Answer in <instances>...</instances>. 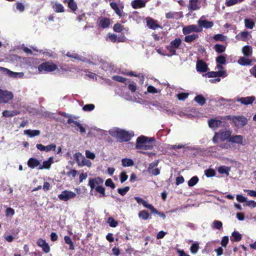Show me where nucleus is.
Masks as SVG:
<instances>
[{"mask_svg": "<svg viewBox=\"0 0 256 256\" xmlns=\"http://www.w3.org/2000/svg\"><path fill=\"white\" fill-rule=\"evenodd\" d=\"M188 93H180L177 94V98L179 100H184L188 98Z\"/></svg>", "mask_w": 256, "mask_h": 256, "instance_id": "63", "label": "nucleus"}, {"mask_svg": "<svg viewBox=\"0 0 256 256\" xmlns=\"http://www.w3.org/2000/svg\"><path fill=\"white\" fill-rule=\"evenodd\" d=\"M215 171L212 169H208L205 170V174L207 177L213 176L215 175Z\"/></svg>", "mask_w": 256, "mask_h": 256, "instance_id": "60", "label": "nucleus"}, {"mask_svg": "<svg viewBox=\"0 0 256 256\" xmlns=\"http://www.w3.org/2000/svg\"><path fill=\"white\" fill-rule=\"evenodd\" d=\"M214 38L216 40L224 42L226 40V36L221 34H217L214 36Z\"/></svg>", "mask_w": 256, "mask_h": 256, "instance_id": "52", "label": "nucleus"}, {"mask_svg": "<svg viewBox=\"0 0 256 256\" xmlns=\"http://www.w3.org/2000/svg\"><path fill=\"white\" fill-rule=\"evenodd\" d=\"M56 145L54 144H51L49 145L46 146V152H48L50 150L54 151L56 149Z\"/></svg>", "mask_w": 256, "mask_h": 256, "instance_id": "56", "label": "nucleus"}, {"mask_svg": "<svg viewBox=\"0 0 256 256\" xmlns=\"http://www.w3.org/2000/svg\"><path fill=\"white\" fill-rule=\"evenodd\" d=\"M134 199L136 202L139 204H142L144 207L149 209L151 212H156V210L150 204L144 200L140 197L135 196Z\"/></svg>", "mask_w": 256, "mask_h": 256, "instance_id": "15", "label": "nucleus"}, {"mask_svg": "<svg viewBox=\"0 0 256 256\" xmlns=\"http://www.w3.org/2000/svg\"><path fill=\"white\" fill-rule=\"evenodd\" d=\"M0 72L4 75L8 76L9 77L12 78H22L24 75V74L22 72H14L6 68L0 66Z\"/></svg>", "mask_w": 256, "mask_h": 256, "instance_id": "8", "label": "nucleus"}, {"mask_svg": "<svg viewBox=\"0 0 256 256\" xmlns=\"http://www.w3.org/2000/svg\"><path fill=\"white\" fill-rule=\"evenodd\" d=\"M52 8L56 12H64V6L59 3L55 2Z\"/></svg>", "mask_w": 256, "mask_h": 256, "instance_id": "36", "label": "nucleus"}, {"mask_svg": "<svg viewBox=\"0 0 256 256\" xmlns=\"http://www.w3.org/2000/svg\"><path fill=\"white\" fill-rule=\"evenodd\" d=\"M158 164V162H154L149 165L148 168V172L149 173L154 176H157L160 174V170L156 168Z\"/></svg>", "mask_w": 256, "mask_h": 256, "instance_id": "20", "label": "nucleus"}, {"mask_svg": "<svg viewBox=\"0 0 256 256\" xmlns=\"http://www.w3.org/2000/svg\"><path fill=\"white\" fill-rule=\"evenodd\" d=\"M204 16H202L198 21V27H200L201 28H212L214 26L213 22L205 20L204 19Z\"/></svg>", "mask_w": 256, "mask_h": 256, "instance_id": "14", "label": "nucleus"}, {"mask_svg": "<svg viewBox=\"0 0 256 256\" xmlns=\"http://www.w3.org/2000/svg\"><path fill=\"white\" fill-rule=\"evenodd\" d=\"M216 62L219 64H224L226 62V56L220 55L216 58Z\"/></svg>", "mask_w": 256, "mask_h": 256, "instance_id": "43", "label": "nucleus"}, {"mask_svg": "<svg viewBox=\"0 0 256 256\" xmlns=\"http://www.w3.org/2000/svg\"><path fill=\"white\" fill-rule=\"evenodd\" d=\"M242 52L244 56L249 57L252 55V48L250 46H245L242 48Z\"/></svg>", "mask_w": 256, "mask_h": 256, "instance_id": "31", "label": "nucleus"}, {"mask_svg": "<svg viewBox=\"0 0 256 256\" xmlns=\"http://www.w3.org/2000/svg\"><path fill=\"white\" fill-rule=\"evenodd\" d=\"M198 34H192L185 36L184 40L187 42H190L198 38Z\"/></svg>", "mask_w": 256, "mask_h": 256, "instance_id": "41", "label": "nucleus"}, {"mask_svg": "<svg viewBox=\"0 0 256 256\" xmlns=\"http://www.w3.org/2000/svg\"><path fill=\"white\" fill-rule=\"evenodd\" d=\"M76 194L73 192L65 190L58 194V198L62 201L66 202L75 198Z\"/></svg>", "mask_w": 256, "mask_h": 256, "instance_id": "10", "label": "nucleus"}, {"mask_svg": "<svg viewBox=\"0 0 256 256\" xmlns=\"http://www.w3.org/2000/svg\"><path fill=\"white\" fill-rule=\"evenodd\" d=\"M154 143V140L152 138L140 136L136 138V148L138 150H151Z\"/></svg>", "mask_w": 256, "mask_h": 256, "instance_id": "2", "label": "nucleus"}, {"mask_svg": "<svg viewBox=\"0 0 256 256\" xmlns=\"http://www.w3.org/2000/svg\"><path fill=\"white\" fill-rule=\"evenodd\" d=\"M255 100V96H252L242 98L237 97L236 98V101L244 105H248L252 104Z\"/></svg>", "mask_w": 256, "mask_h": 256, "instance_id": "13", "label": "nucleus"}, {"mask_svg": "<svg viewBox=\"0 0 256 256\" xmlns=\"http://www.w3.org/2000/svg\"><path fill=\"white\" fill-rule=\"evenodd\" d=\"M19 114L20 112L18 111L6 110L2 112V116L4 117H12Z\"/></svg>", "mask_w": 256, "mask_h": 256, "instance_id": "34", "label": "nucleus"}, {"mask_svg": "<svg viewBox=\"0 0 256 256\" xmlns=\"http://www.w3.org/2000/svg\"><path fill=\"white\" fill-rule=\"evenodd\" d=\"M181 43L182 40L180 38H176L174 40H172L170 44L166 46V49L170 52V54H167L166 56H170L176 55V50L179 48Z\"/></svg>", "mask_w": 256, "mask_h": 256, "instance_id": "5", "label": "nucleus"}, {"mask_svg": "<svg viewBox=\"0 0 256 256\" xmlns=\"http://www.w3.org/2000/svg\"><path fill=\"white\" fill-rule=\"evenodd\" d=\"M86 156L87 158L91 160H94L96 158L95 154L88 150H86Z\"/></svg>", "mask_w": 256, "mask_h": 256, "instance_id": "62", "label": "nucleus"}, {"mask_svg": "<svg viewBox=\"0 0 256 256\" xmlns=\"http://www.w3.org/2000/svg\"><path fill=\"white\" fill-rule=\"evenodd\" d=\"M209 126L212 128H216L222 124V121L216 118H212L208 121Z\"/></svg>", "mask_w": 256, "mask_h": 256, "instance_id": "27", "label": "nucleus"}, {"mask_svg": "<svg viewBox=\"0 0 256 256\" xmlns=\"http://www.w3.org/2000/svg\"><path fill=\"white\" fill-rule=\"evenodd\" d=\"M120 181L121 183L124 182L126 180H127L128 178V175L126 174V172H123L120 173Z\"/></svg>", "mask_w": 256, "mask_h": 256, "instance_id": "57", "label": "nucleus"}, {"mask_svg": "<svg viewBox=\"0 0 256 256\" xmlns=\"http://www.w3.org/2000/svg\"><path fill=\"white\" fill-rule=\"evenodd\" d=\"M199 249L198 244L195 242L192 244L190 246V250L192 254H196L197 253Z\"/></svg>", "mask_w": 256, "mask_h": 256, "instance_id": "44", "label": "nucleus"}, {"mask_svg": "<svg viewBox=\"0 0 256 256\" xmlns=\"http://www.w3.org/2000/svg\"><path fill=\"white\" fill-rule=\"evenodd\" d=\"M13 98L14 94L12 92L0 88V104L8 103Z\"/></svg>", "mask_w": 256, "mask_h": 256, "instance_id": "7", "label": "nucleus"}, {"mask_svg": "<svg viewBox=\"0 0 256 256\" xmlns=\"http://www.w3.org/2000/svg\"><path fill=\"white\" fill-rule=\"evenodd\" d=\"M110 24V20L108 18L101 16L97 20L98 25L103 28H106L109 26Z\"/></svg>", "mask_w": 256, "mask_h": 256, "instance_id": "17", "label": "nucleus"}, {"mask_svg": "<svg viewBox=\"0 0 256 256\" xmlns=\"http://www.w3.org/2000/svg\"><path fill=\"white\" fill-rule=\"evenodd\" d=\"M252 60L248 58V56H242L238 60V63L242 66H250L252 64Z\"/></svg>", "mask_w": 256, "mask_h": 256, "instance_id": "28", "label": "nucleus"}, {"mask_svg": "<svg viewBox=\"0 0 256 256\" xmlns=\"http://www.w3.org/2000/svg\"><path fill=\"white\" fill-rule=\"evenodd\" d=\"M147 92L148 93L154 94L160 92V90L156 88L151 85H150L147 88Z\"/></svg>", "mask_w": 256, "mask_h": 256, "instance_id": "45", "label": "nucleus"}, {"mask_svg": "<svg viewBox=\"0 0 256 256\" xmlns=\"http://www.w3.org/2000/svg\"><path fill=\"white\" fill-rule=\"evenodd\" d=\"M64 240L66 244L70 245V250H74V246L73 245V243L71 240V238L68 236H65L64 237Z\"/></svg>", "mask_w": 256, "mask_h": 256, "instance_id": "50", "label": "nucleus"}, {"mask_svg": "<svg viewBox=\"0 0 256 256\" xmlns=\"http://www.w3.org/2000/svg\"><path fill=\"white\" fill-rule=\"evenodd\" d=\"M94 104H87L82 107V110L85 112H91L94 110Z\"/></svg>", "mask_w": 256, "mask_h": 256, "instance_id": "47", "label": "nucleus"}, {"mask_svg": "<svg viewBox=\"0 0 256 256\" xmlns=\"http://www.w3.org/2000/svg\"><path fill=\"white\" fill-rule=\"evenodd\" d=\"M199 179L197 176H194L192 177L188 182V186L190 187H192L195 186L198 182Z\"/></svg>", "mask_w": 256, "mask_h": 256, "instance_id": "40", "label": "nucleus"}, {"mask_svg": "<svg viewBox=\"0 0 256 256\" xmlns=\"http://www.w3.org/2000/svg\"><path fill=\"white\" fill-rule=\"evenodd\" d=\"M146 25L149 28L152 30H156L157 28H160V26L157 24L156 20H154L150 18H146Z\"/></svg>", "mask_w": 256, "mask_h": 256, "instance_id": "23", "label": "nucleus"}, {"mask_svg": "<svg viewBox=\"0 0 256 256\" xmlns=\"http://www.w3.org/2000/svg\"><path fill=\"white\" fill-rule=\"evenodd\" d=\"M66 56L69 58H72L76 60H78L84 62H86L89 64H92L93 65H100L104 62L102 59L98 60H98H96V58H94L93 59L94 61H90V60H88L86 58L84 57L80 56L78 54L73 52L71 53L68 52L66 54Z\"/></svg>", "mask_w": 256, "mask_h": 256, "instance_id": "6", "label": "nucleus"}, {"mask_svg": "<svg viewBox=\"0 0 256 256\" xmlns=\"http://www.w3.org/2000/svg\"><path fill=\"white\" fill-rule=\"evenodd\" d=\"M131 6L134 9L144 8L146 6V2L143 0H134L131 2Z\"/></svg>", "mask_w": 256, "mask_h": 256, "instance_id": "26", "label": "nucleus"}, {"mask_svg": "<svg viewBox=\"0 0 256 256\" xmlns=\"http://www.w3.org/2000/svg\"><path fill=\"white\" fill-rule=\"evenodd\" d=\"M202 30V28L198 27V26L194 24L184 27L182 28V32L185 35L188 34L192 32H198Z\"/></svg>", "mask_w": 256, "mask_h": 256, "instance_id": "12", "label": "nucleus"}, {"mask_svg": "<svg viewBox=\"0 0 256 256\" xmlns=\"http://www.w3.org/2000/svg\"><path fill=\"white\" fill-rule=\"evenodd\" d=\"M40 164V161L35 158H30L28 162V165L31 168H34L36 167L38 168Z\"/></svg>", "mask_w": 256, "mask_h": 256, "instance_id": "29", "label": "nucleus"}, {"mask_svg": "<svg viewBox=\"0 0 256 256\" xmlns=\"http://www.w3.org/2000/svg\"><path fill=\"white\" fill-rule=\"evenodd\" d=\"M228 142L238 144H244V137L242 135H234L232 136H231L230 138L228 139Z\"/></svg>", "mask_w": 256, "mask_h": 256, "instance_id": "16", "label": "nucleus"}, {"mask_svg": "<svg viewBox=\"0 0 256 256\" xmlns=\"http://www.w3.org/2000/svg\"><path fill=\"white\" fill-rule=\"evenodd\" d=\"M58 68L56 64L52 62H45L41 64L38 66V70L40 72H50L55 70Z\"/></svg>", "mask_w": 256, "mask_h": 256, "instance_id": "9", "label": "nucleus"}, {"mask_svg": "<svg viewBox=\"0 0 256 256\" xmlns=\"http://www.w3.org/2000/svg\"><path fill=\"white\" fill-rule=\"evenodd\" d=\"M108 40L112 42H120L124 41L125 38L124 36L122 37H118L116 34H109L108 35Z\"/></svg>", "mask_w": 256, "mask_h": 256, "instance_id": "24", "label": "nucleus"}, {"mask_svg": "<svg viewBox=\"0 0 256 256\" xmlns=\"http://www.w3.org/2000/svg\"><path fill=\"white\" fill-rule=\"evenodd\" d=\"M138 216L144 220H146L148 218L149 214L146 210H142L138 213Z\"/></svg>", "mask_w": 256, "mask_h": 256, "instance_id": "42", "label": "nucleus"}, {"mask_svg": "<svg viewBox=\"0 0 256 256\" xmlns=\"http://www.w3.org/2000/svg\"><path fill=\"white\" fill-rule=\"evenodd\" d=\"M16 10L20 12H22L24 10V6L21 2H16Z\"/></svg>", "mask_w": 256, "mask_h": 256, "instance_id": "58", "label": "nucleus"}, {"mask_svg": "<svg viewBox=\"0 0 256 256\" xmlns=\"http://www.w3.org/2000/svg\"><path fill=\"white\" fill-rule=\"evenodd\" d=\"M84 158V156L80 152H76L74 155V160L76 161L78 166H80L82 164Z\"/></svg>", "mask_w": 256, "mask_h": 256, "instance_id": "33", "label": "nucleus"}, {"mask_svg": "<svg viewBox=\"0 0 256 256\" xmlns=\"http://www.w3.org/2000/svg\"><path fill=\"white\" fill-rule=\"evenodd\" d=\"M194 100L203 106L206 103V98L202 95H198L194 98Z\"/></svg>", "mask_w": 256, "mask_h": 256, "instance_id": "39", "label": "nucleus"}, {"mask_svg": "<svg viewBox=\"0 0 256 256\" xmlns=\"http://www.w3.org/2000/svg\"><path fill=\"white\" fill-rule=\"evenodd\" d=\"M228 119L232 122L235 126L238 128L243 127L248 122L247 118L242 116H228Z\"/></svg>", "mask_w": 256, "mask_h": 256, "instance_id": "4", "label": "nucleus"}, {"mask_svg": "<svg viewBox=\"0 0 256 256\" xmlns=\"http://www.w3.org/2000/svg\"><path fill=\"white\" fill-rule=\"evenodd\" d=\"M196 68L197 71L200 72H206L208 70L207 64L202 60L197 61Z\"/></svg>", "mask_w": 256, "mask_h": 256, "instance_id": "22", "label": "nucleus"}, {"mask_svg": "<svg viewBox=\"0 0 256 256\" xmlns=\"http://www.w3.org/2000/svg\"><path fill=\"white\" fill-rule=\"evenodd\" d=\"M109 134L120 142L129 141L134 136L132 131L128 132L118 128L110 129Z\"/></svg>", "mask_w": 256, "mask_h": 256, "instance_id": "1", "label": "nucleus"}, {"mask_svg": "<svg viewBox=\"0 0 256 256\" xmlns=\"http://www.w3.org/2000/svg\"><path fill=\"white\" fill-rule=\"evenodd\" d=\"M222 226V223L219 220H214L212 222V226L216 229L220 230Z\"/></svg>", "mask_w": 256, "mask_h": 256, "instance_id": "48", "label": "nucleus"}, {"mask_svg": "<svg viewBox=\"0 0 256 256\" xmlns=\"http://www.w3.org/2000/svg\"><path fill=\"white\" fill-rule=\"evenodd\" d=\"M96 191L100 194V196H105V188L103 186H100V187L97 188L95 189Z\"/></svg>", "mask_w": 256, "mask_h": 256, "instance_id": "54", "label": "nucleus"}, {"mask_svg": "<svg viewBox=\"0 0 256 256\" xmlns=\"http://www.w3.org/2000/svg\"><path fill=\"white\" fill-rule=\"evenodd\" d=\"M122 165L124 167L130 166L134 165V162L130 158H123L122 160Z\"/></svg>", "mask_w": 256, "mask_h": 256, "instance_id": "37", "label": "nucleus"}, {"mask_svg": "<svg viewBox=\"0 0 256 256\" xmlns=\"http://www.w3.org/2000/svg\"><path fill=\"white\" fill-rule=\"evenodd\" d=\"M104 180L100 177H97L94 179L89 180L88 185L90 187L91 191L96 189L98 187H100L103 184Z\"/></svg>", "mask_w": 256, "mask_h": 256, "instance_id": "11", "label": "nucleus"}, {"mask_svg": "<svg viewBox=\"0 0 256 256\" xmlns=\"http://www.w3.org/2000/svg\"><path fill=\"white\" fill-rule=\"evenodd\" d=\"M216 51L218 53H222L226 50V47L221 44H216L214 46Z\"/></svg>", "mask_w": 256, "mask_h": 256, "instance_id": "49", "label": "nucleus"}, {"mask_svg": "<svg viewBox=\"0 0 256 256\" xmlns=\"http://www.w3.org/2000/svg\"><path fill=\"white\" fill-rule=\"evenodd\" d=\"M110 6L111 8L114 10L115 12L119 16H121L122 12L120 10L118 7V6L116 3L114 2H110Z\"/></svg>", "mask_w": 256, "mask_h": 256, "instance_id": "38", "label": "nucleus"}, {"mask_svg": "<svg viewBox=\"0 0 256 256\" xmlns=\"http://www.w3.org/2000/svg\"><path fill=\"white\" fill-rule=\"evenodd\" d=\"M249 32L246 30L236 35V38L240 41H246L248 39Z\"/></svg>", "mask_w": 256, "mask_h": 256, "instance_id": "30", "label": "nucleus"}, {"mask_svg": "<svg viewBox=\"0 0 256 256\" xmlns=\"http://www.w3.org/2000/svg\"><path fill=\"white\" fill-rule=\"evenodd\" d=\"M108 223L109 224V226L112 228H116L118 224V222L114 220L112 217H110L108 218Z\"/></svg>", "mask_w": 256, "mask_h": 256, "instance_id": "46", "label": "nucleus"}, {"mask_svg": "<svg viewBox=\"0 0 256 256\" xmlns=\"http://www.w3.org/2000/svg\"><path fill=\"white\" fill-rule=\"evenodd\" d=\"M128 88L132 92H134L136 90V86L135 82H132L128 85Z\"/></svg>", "mask_w": 256, "mask_h": 256, "instance_id": "64", "label": "nucleus"}, {"mask_svg": "<svg viewBox=\"0 0 256 256\" xmlns=\"http://www.w3.org/2000/svg\"><path fill=\"white\" fill-rule=\"evenodd\" d=\"M232 236L234 238V240L238 242L242 239L241 234L238 232H234L232 234Z\"/></svg>", "mask_w": 256, "mask_h": 256, "instance_id": "51", "label": "nucleus"}, {"mask_svg": "<svg viewBox=\"0 0 256 256\" xmlns=\"http://www.w3.org/2000/svg\"><path fill=\"white\" fill-rule=\"evenodd\" d=\"M53 160L52 156L50 157L47 160H45L43 162L42 165L40 164V166L38 168V169H50L51 165L53 163Z\"/></svg>", "mask_w": 256, "mask_h": 256, "instance_id": "25", "label": "nucleus"}, {"mask_svg": "<svg viewBox=\"0 0 256 256\" xmlns=\"http://www.w3.org/2000/svg\"><path fill=\"white\" fill-rule=\"evenodd\" d=\"M130 190L129 186H126L124 188L118 189V192L122 196H124L126 192Z\"/></svg>", "mask_w": 256, "mask_h": 256, "instance_id": "53", "label": "nucleus"}, {"mask_svg": "<svg viewBox=\"0 0 256 256\" xmlns=\"http://www.w3.org/2000/svg\"><path fill=\"white\" fill-rule=\"evenodd\" d=\"M36 244L40 247L42 248L44 252L48 253L50 252V248L45 240L42 238H38L37 240Z\"/></svg>", "mask_w": 256, "mask_h": 256, "instance_id": "19", "label": "nucleus"}, {"mask_svg": "<svg viewBox=\"0 0 256 256\" xmlns=\"http://www.w3.org/2000/svg\"><path fill=\"white\" fill-rule=\"evenodd\" d=\"M232 131L230 130H220L218 132L215 133L212 138L214 143H216L218 140L224 142L226 140H228L230 138Z\"/></svg>", "mask_w": 256, "mask_h": 256, "instance_id": "3", "label": "nucleus"}, {"mask_svg": "<svg viewBox=\"0 0 256 256\" xmlns=\"http://www.w3.org/2000/svg\"><path fill=\"white\" fill-rule=\"evenodd\" d=\"M208 78L225 77L227 76L226 70H222L219 72H210L205 74Z\"/></svg>", "mask_w": 256, "mask_h": 256, "instance_id": "18", "label": "nucleus"}, {"mask_svg": "<svg viewBox=\"0 0 256 256\" xmlns=\"http://www.w3.org/2000/svg\"><path fill=\"white\" fill-rule=\"evenodd\" d=\"M243 0H228L226 2V5L228 6H230L235 4H236L238 2H240Z\"/></svg>", "mask_w": 256, "mask_h": 256, "instance_id": "55", "label": "nucleus"}, {"mask_svg": "<svg viewBox=\"0 0 256 256\" xmlns=\"http://www.w3.org/2000/svg\"><path fill=\"white\" fill-rule=\"evenodd\" d=\"M244 23L245 27L248 29H252L255 24L254 22L250 18H245Z\"/></svg>", "mask_w": 256, "mask_h": 256, "instance_id": "35", "label": "nucleus"}, {"mask_svg": "<svg viewBox=\"0 0 256 256\" xmlns=\"http://www.w3.org/2000/svg\"><path fill=\"white\" fill-rule=\"evenodd\" d=\"M188 8L190 12L199 10L200 8L198 0H190Z\"/></svg>", "mask_w": 256, "mask_h": 256, "instance_id": "21", "label": "nucleus"}, {"mask_svg": "<svg viewBox=\"0 0 256 256\" xmlns=\"http://www.w3.org/2000/svg\"><path fill=\"white\" fill-rule=\"evenodd\" d=\"M24 134L28 136L30 138L38 136L40 132L39 130H24Z\"/></svg>", "mask_w": 256, "mask_h": 256, "instance_id": "32", "label": "nucleus"}, {"mask_svg": "<svg viewBox=\"0 0 256 256\" xmlns=\"http://www.w3.org/2000/svg\"><path fill=\"white\" fill-rule=\"evenodd\" d=\"M114 30L116 32H120L122 30V26L120 24H116L114 26Z\"/></svg>", "mask_w": 256, "mask_h": 256, "instance_id": "59", "label": "nucleus"}, {"mask_svg": "<svg viewBox=\"0 0 256 256\" xmlns=\"http://www.w3.org/2000/svg\"><path fill=\"white\" fill-rule=\"evenodd\" d=\"M105 184L106 186L110 187L112 189L115 188V184L110 178L106 180Z\"/></svg>", "mask_w": 256, "mask_h": 256, "instance_id": "61", "label": "nucleus"}]
</instances>
